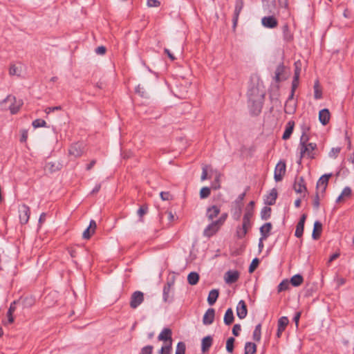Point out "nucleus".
<instances>
[{
  "label": "nucleus",
  "instance_id": "nucleus-1",
  "mask_svg": "<svg viewBox=\"0 0 354 354\" xmlns=\"http://www.w3.org/2000/svg\"><path fill=\"white\" fill-rule=\"evenodd\" d=\"M250 111L252 114L258 115L261 113L265 96V92L259 87H252L248 91Z\"/></svg>",
  "mask_w": 354,
  "mask_h": 354
},
{
  "label": "nucleus",
  "instance_id": "nucleus-2",
  "mask_svg": "<svg viewBox=\"0 0 354 354\" xmlns=\"http://www.w3.org/2000/svg\"><path fill=\"white\" fill-rule=\"evenodd\" d=\"M308 137L306 134V133L304 132L300 138L301 158L306 156L310 158H313L315 157L314 151L315 150V149L317 147V145L315 143H313V142L308 143Z\"/></svg>",
  "mask_w": 354,
  "mask_h": 354
},
{
  "label": "nucleus",
  "instance_id": "nucleus-3",
  "mask_svg": "<svg viewBox=\"0 0 354 354\" xmlns=\"http://www.w3.org/2000/svg\"><path fill=\"white\" fill-rule=\"evenodd\" d=\"M6 102H10L9 110L12 114L17 113L23 105V101L21 100H17L15 96L11 95H8L7 97L2 101V104Z\"/></svg>",
  "mask_w": 354,
  "mask_h": 354
},
{
  "label": "nucleus",
  "instance_id": "nucleus-4",
  "mask_svg": "<svg viewBox=\"0 0 354 354\" xmlns=\"http://www.w3.org/2000/svg\"><path fill=\"white\" fill-rule=\"evenodd\" d=\"M144 301V294L142 292L137 290L135 291L130 299V307L133 309L136 308L140 306Z\"/></svg>",
  "mask_w": 354,
  "mask_h": 354
},
{
  "label": "nucleus",
  "instance_id": "nucleus-5",
  "mask_svg": "<svg viewBox=\"0 0 354 354\" xmlns=\"http://www.w3.org/2000/svg\"><path fill=\"white\" fill-rule=\"evenodd\" d=\"M221 227V225L217 221H212L205 228L203 235L207 237H211L219 230Z\"/></svg>",
  "mask_w": 354,
  "mask_h": 354
},
{
  "label": "nucleus",
  "instance_id": "nucleus-6",
  "mask_svg": "<svg viewBox=\"0 0 354 354\" xmlns=\"http://www.w3.org/2000/svg\"><path fill=\"white\" fill-rule=\"evenodd\" d=\"M332 174H324L319 178L317 183V192L324 194Z\"/></svg>",
  "mask_w": 354,
  "mask_h": 354
},
{
  "label": "nucleus",
  "instance_id": "nucleus-7",
  "mask_svg": "<svg viewBox=\"0 0 354 354\" xmlns=\"http://www.w3.org/2000/svg\"><path fill=\"white\" fill-rule=\"evenodd\" d=\"M243 0H236V4H235V8H234V15H233V18H232V22H233L232 28H233L234 30H235V29L236 28V26L238 24V20H239V15H240L241 10H243Z\"/></svg>",
  "mask_w": 354,
  "mask_h": 354
},
{
  "label": "nucleus",
  "instance_id": "nucleus-8",
  "mask_svg": "<svg viewBox=\"0 0 354 354\" xmlns=\"http://www.w3.org/2000/svg\"><path fill=\"white\" fill-rule=\"evenodd\" d=\"M286 174V164L284 162H279L274 169V178L277 182H279L282 180L283 176Z\"/></svg>",
  "mask_w": 354,
  "mask_h": 354
},
{
  "label": "nucleus",
  "instance_id": "nucleus-9",
  "mask_svg": "<svg viewBox=\"0 0 354 354\" xmlns=\"http://www.w3.org/2000/svg\"><path fill=\"white\" fill-rule=\"evenodd\" d=\"M84 149V146L83 143L77 142L72 145L68 150V153L70 156H73L75 158L80 157Z\"/></svg>",
  "mask_w": 354,
  "mask_h": 354
},
{
  "label": "nucleus",
  "instance_id": "nucleus-10",
  "mask_svg": "<svg viewBox=\"0 0 354 354\" xmlns=\"http://www.w3.org/2000/svg\"><path fill=\"white\" fill-rule=\"evenodd\" d=\"M19 220L21 224H26L28 223L30 218V208L26 205H22L19 209Z\"/></svg>",
  "mask_w": 354,
  "mask_h": 354
},
{
  "label": "nucleus",
  "instance_id": "nucleus-11",
  "mask_svg": "<svg viewBox=\"0 0 354 354\" xmlns=\"http://www.w3.org/2000/svg\"><path fill=\"white\" fill-rule=\"evenodd\" d=\"M174 282L168 281L167 284L164 286L163 288V300L165 302H170L172 301L173 294H172V287L174 286Z\"/></svg>",
  "mask_w": 354,
  "mask_h": 354
},
{
  "label": "nucleus",
  "instance_id": "nucleus-12",
  "mask_svg": "<svg viewBox=\"0 0 354 354\" xmlns=\"http://www.w3.org/2000/svg\"><path fill=\"white\" fill-rule=\"evenodd\" d=\"M296 109L297 102L294 100L293 96L290 95L285 104V113L290 115L293 114L296 111Z\"/></svg>",
  "mask_w": 354,
  "mask_h": 354
},
{
  "label": "nucleus",
  "instance_id": "nucleus-13",
  "mask_svg": "<svg viewBox=\"0 0 354 354\" xmlns=\"http://www.w3.org/2000/svg\"><path fill=\"white\" fill-rule=\"evenodd\" d=\"M293 188L297 193L302 194L306 192L307 189L303 177L297 176L295 178Z\"/></svg>",
  "mask_w": 354,
  "mask_h": 354
},
{
  "label": "nucleus",
  "instance_id": "nucleus-14",
  "mask_svg": "<svg viewBox=\"0 0 354 354\" xmlns=\"http://www.w3.org/2000/svg\"><path fill=\"white\" fill-rule=\"evenodd\" d=\"M262 25L268 28H274L277 26L278 21L273 16L264 17L261 19Z\"/></svg>",
  "mask_w": 354,
  "mask_h": 354
},
{
  "label": "nucleus",
  "instance_id": "nucleus-15",
  "mask_svg": "<svg viewBox=\"0 0 354 354\" xmlns=\"http://www.w3.org/2000/svg\"><path fill=\"white\" fill-rule=\"evenodd\" d=\"M239 278V272L236 270L227 271L224 277L225 281L227 283H235Z\"/></svg>",
  "mask_w": 354,
  "mask_h": 354
},
{
  "label": "nucleus",
  "instance_id": "nucleus-16",
  "mask_svg": "<svg viewBox=\"0 0 354 354\" xmlns=\"http://www.w3.org/2000/svg\"><path fill=\"white\" fill-rule=\"evenodd\" d=\"M248 314V309L245 302L243 300H241L236 307V315L239 319H244Z\"/></svg>",
  "mask_w": 354,
  "mask_h": 354
},
{
  "label": "nucleus",
  "instance_id": "nucleus-17",
  "mask_svg": "<svg viewBox=\"0 0 354 354\" xmlns=\"http://www.w3.org/2000/svg\"><path fill=\"white\" fill-rule=\"evenodd\" d=\"M97 228V224L94 220H91L89 226L84 231L82 236L85 239H89L95 233Z\"/></svg>",
  "mask_w": 354,
  "mask_h": 354
},
{
  "label": "nucleus",
  "instance_id": "nucleus-18",
  "mask_svg": "<svg viewBox=\"0 0 354 354\" xmlns=\"http://www.w3.org/2000/svg\"><path fill=\"white\" fill-rule=\"evenodd\" d=\"M215 316V310L214 308H209L205 313L203 322L205 325H210L213 323Z\"/></svg>",
  "mask_w": 354,
  "mask_h": 354
},
{
  "label": "nucleus",
  "instance_id": "nucleus-19",
  "mask_svg": "<svg viewBox=\"0 0 354 354\" xmlns=\"http://www.w3.org/2000/svg\"><path fill=\"white\" fill-rule=\"evenodd\" d=\"M330 114L328 109H324L319 113V120L323 125H326L330 120Z\"/></svg>",
  "mask_w": 354,
  "mask_h": 354
},
{
  "label": "nucleus",
  "instance_id": "nucleus-20",
  "mask_svg": "<svg viewBox=\"0 0 354 354\" xmlns=\"http://www.w3.org/2000/svg\"><path fill=\"white\" fill-rule=\"evenodd\" d=\"M220 213V208L216 205H212L207 208L206 216L209 221L218 216Z\"/></svg>",
  "mask_w": 354,
  "mask_h": 354
},
{
  "label": "nucleus",
  "instance_id": "nucleus-21",
  "mask_svg": "<svg viewBox=\"0 0 354 354\" xmlns=\"http://www.w3.org/2000/svg\"><path fill=\"white\" fill-rule=\"evenodd\" d=\"M171 330L167 328H164L162 332L159 334L158 339L160 341H169V342H172L171 339Z\"/></svg>",
  "mask_w": 354,
  "mask_h": 354
},
{
  "label": "nucleus",
  "instance_id": "nucleus-22",
  "mask_svg": "<svg viewBox=\"0 0 354 354\" xmlns=\"http://www.w3.org/2000/svg\"><path fill=\"white\" fill-rule=\"evenodd\" d=\"M306 218V215L303 214L300 218L299 223L297 225L296 230H295V236L297 237H301L303 234L304 223Z\"/></svg>",
  "mask_w": 354,
  "mask_h": 354
},
{
  "label": "nucleus",
  "instance_id": "nucleus-23",
  "mask_svg": "<svg viewBox=\"0 0 354 354\" xmlns=\"http://www.w3.org/2000/svg\"><path fill=\"white\" fill-rule=\"evenodd\" d=\"M288 319L286 317H281L278 321V330L277 337L281 336V333L285 330L286 327L288 324Z\"/></svg>",
  "mask_w": 354,
  "mask_h": 354
},
{
  "label": "nucleus",
  "instance_id": "nucleus-24",
  "mask_svg": "<svg viewBox=\"0 0 354 354\" xmlns=\"http://www.w3.org/2000/svg\"><path fill=\"white\" fill-rule=\"evenodd\" d=\"M277 197V191L275 189H272L268 195L266 196L265 199V203L269 205H274L275 203Z\"/></svg>",
  "mask_w": 354,
  "mask_h": 354
},
{
  "label": "nucleus",
  "instance_id": "nucleus-25",
  "mask_svg": "<svg viewBox=\"0 0 354 354\" xmlns=\"http://www.w3.org/2000/svg\"><path fill=\"white\" fill-rule=\"evenodd\" d=\"M322 231V224L319 221H315L312 234L313 239L315 240L318 239L321 235Z\"/></svg>",
  "mask_w": 354,
  "mask_h": 354
},
{
  "label": "nucleus",
  "instance_id": "nucleus-26",
  "mask_svg": "<svg viewBox=\"0 0 354 354\" xmlns=\"http://www.w3.org/2000/svg\"><path fill=\"white\" fill-rule=\"evenodd\" d=\"M272 230V224L270 223H266L260 227L261 238L267 239L270 232Z\"/></svg>",
  "mask_w": 354,
  "mask_h": 354
},
{
  "label": "nucleus",
  "instance_id": "nucleus-27",
  "mask_svg": "<svg viewBox=\"0 0 354 354\" xmlns=\"http://www.w3.org/2000/svg\"><path fill=\"white\" fill-rule=\"evenodd\" d=\"M212 344V337L206 336L202 339L201 350L203 353L207 352Z\"/></svg>",
  "mask_w": 354,
  "mask_h": 354
},
{
  "label": "nucleus",
  "instance_id": "nucleus-28",
  "mask_svg": "<svg viewBox=\"0 0 354 354\" xmlns=\"http://www.w3.org/2000/svg\"><path fill=\"white\" fill-rule=\"evenodd\" d=\"M219 295V292L216 289L212 290L208 295L207 301L209 305H213L216 301Z\"/></svg>",
  "mask_w": 354,
  "mask_h": 354
},
{
  "label": "nucleus",
  "instance_id": "nucleus-29",
  "mask_svg": "<svg viewBox=\"0 0 354 354\" xmlns=\"http://www.w3.org/2000/svg\"><path fill=\"white\" fill-rule=\"evenodd\" d=\"M234 317L232 308H228L224 315V323L229 326L234 322Z\"/></svg>",
  "mask_w": 354,
  "mask_h": 354
},
{
  "label": "nucleus",
  "instance_id": "nucleus-30",
  "mask_svg": "<svg viewBox=\"0 0 354 354\" xmlns=\"http://www.w3.org/2000/svg\"><path fill=\"white\" fill-rule=\"evenodd\" d=\"M294 126H295V122L293 121L288 122L286 129V130L283 134V136H282V138L283 140H287L290 137V136L292 133V131H293Z\"/></svg>",
  "mask_w": 354,
  "mask_h": 354
},
{
  "label": "nucleus",
  "instance_id": "nucleus-31",
  "mask_svg": "<svg viewBox=\"0 0 354 354\" xmlns=\"http://www.w3.org/2000/svg\"><path fill=\"white\" fill-rule=\"evenodd\" d=\"M250 229V228H249L243 225H241V226H238L236 227V236L239 239H243L247 234L248 231Z\"/></svg>",
  "mask_w": 354,
  "mask_h": 354
},
{
  "label": "nucleus",
  "instance_id": "nucleus-32",
  "mask_svg": "<svg viewBox=\"0 0 354 354\" xmlns=\"http://www.w3.org/2000/svg\"><path fill=\"white\" fill-rule=\"evenodd\" d=\"M304 281L303 277L301 274H295L292 276L290 280V283L295 286H299Z\"/></svg>",
  "mask_w": 354,
  "mask_h": 354
},
{
  "label": "nucleus",
  "instance_id": "nucleus-33",
  "mask_svg": "<svg viewBox=\"0 0 354 354\" xmlns=\"http://www.w3.org/2000/svg\"><path fill=\"white\" fill-rule=\"evenodd\" d=\"M257 345L252 342H247L245 345V354H255Z\"/></svg>",
  "mask_w": 354,
  "mask_h": 354
},
{
  "label": "nucleus",
  "instance_id": "nucleus-34",
  "mask_svg": "<svg viewBox=\"0 0 354 354\" xmlns=\"http://www.w3.org/2000/svg\"><path fill=\"white\" fill-rule=\"evenodd\" d=\"M199 280V275L195 272H190L187 276V281L190 285H196Z\"/></svg>",
  "mask_w": 354,
  "mask_h": 354
},
{
  "label": "nucleus",
  "instance_id": "nucleus-35",
  "mask_svg": "<svg viewBox=\"0 0 354 354\" xmlns=\"http://www.w3.org/2000/svg\"><path fill=\"white\" fill-rule=\"evenodd\" d=\"M314 97L317 100L321 99L322 97V91L318 81H316L314 84Z\"/></svg>",
  "mask_w": 354,
  "mask_h": 354
},
{
  "label": "nucleus",
  "instance_id": "nucleus-36",
  "mask_svg": "<svg viewBox=\"0 0 354 354\" xmlns=\"http://www.w3.org/2000/svg\"><path fill=\"white\" fill-rule=\"evenodd\" d=\"M261 325L259 324L256 326L255 329L253 332V339L257 342H259L261 337Z\"/></svg>",
  "mask_w": 354,
  "mask_h": 354
},
{
  "label": "nucleus",
  "instance_id": "nucleus-37",
  "mask_svg": "<svg viewBox=\"0 0 354 354\" xmlns=\"http://www.w3.org/2000/svg\"><path fill=\"white\" fill-rule=\"evenodd\" d=\"M21 73V68L17 66L15 64H11L9 68V75L10 76L17 75L19 76Z\"/></svg>",
  "mask_w": 354,
  "mask_h": 354
},
{
  "label": "nucleus",
  "instance_id": "nucleus-38",
  "mask_svg": "<svg viewBox=\"0 0 354 354\" xmlns=\"http://www.w3.org/2000/svg\"><path fill=\"white\" fill-rule=\"evenodd\" d=\"M241 209H242V207L241 205H234V208L232 209L233 211V217L235 220H239L241 217Z\"/></svg>",
  "mask_w": 354,
  "mask_h": 354
},
{
  "label": "nucleus",
  "instance_id": "nucleus-39",
  "mask_svg": "<svg viewBox=\"0 0 354 354\" xmlns=\"http://www.w3.org/2000/svg\"><path fill=\"white\" fill-rule=\"evenodd\" d=\"M211 194V189L208 187H203L200 190V198L201 199L206 198L209 196Z\"/></svg>",
  "mask_w": 354,
  "mask_h": 354
},
{
  "label": "nucleus",
  "instance_id": "nucleus-40",
  "mask_svg": "<svg viewBox=\"0 0 354 354\" xmlns=\"http://www.w3.org/2000/svg\"><path fill=\"white\" fill-rule=\"evenodd\" d=\"M290 282L287 279L282 281L278 286V291L282 292L289 288Z\"/></svg>",
  "mask_w": 354,
  "mask_h": 354
},
{
  "label": "nucleus",
  "instance_id": "nucleus-41",
  "mask_svg": "<svg viewBox=\"0 0 354 354\" xmlns=\"http://www.w3.org/2000/svg\"><path fill=\"white\" fill-rule=\"evenodd\" d=\"M185 344L183 342L178 343L175 354H185Z\"/></svg>",
  "mask_w": 354,
  "mask_h": 354
},
{
  "label": "nucleus",
  "instance_id": "nucleus-42",
  "mask_svg": "<svg viewBox=\"0 0 354 354\" xmlns=\"http://www.w3.org/2000/svg\"><path fill=\"white\" fill-rule=\"evenodd\" d=\"M261 218L264 220H267L271 214V208L268 207H265L261 210Z\"/></svg>",
  "mask_w": 354,
  "mask_h": 354
},
{
  "label": "nucleus",
  "instance_id": "nucleus-43",
  "mask_svg": "<svg viewBox=\"0 0 354 354\" xmlns=\"http://www.w3.org/2000/svg\"><path fill=\"white\" fill-rule=\"evenodd\" d=\"M234 338L230 337L227 339L226 342V350L229 353H232L234 350Z\"/></svg>",
  "mask_w": 354,
  "mask_h": 354
},
{
  "label": "nucleus",
  "instance_id": "nucleus-44",
  "mask_svg": "<svg viewBox=\"0 0 354 354\" xmlns=\"http://www.w3.org/2000/svg\"><path fill=\"white\" fill-rule=\"evenodd\" d=\"M32 124L34 128L44 127L46 126V122L44 120L37 119L32 122Z\"/></svg>",
  "mask_w": 354,
  "mask_h": 354
},
{
  "label": "nucleus",
  "instance_id": "nucleus-45",
  "mask_svg": "<svg viewBox=\"0 0 354 354\" xmlns=\"http://www.w3.org/2000/svg\"><path fill=\"white\" fill-rule=\"evenodd\" d=\"M295 69L294 77H295L296 80H299L300 72H301V62L299 61L296 62L295 63Z\"/></svg>",
  "mask_w": 354,
  "mask_h": 354
},
{
  "label": "nucleus",
  "instance_id": "nucleus-46",
  "mask_svg": "<svg viewBox=\"0 0 354 354\" xmlns=\"http://www.w3.org/2000/svg\"><path fill=\"white\" fill-rule=\"evenodd\" d=\"M259 263V259L257 258L254 259L250 265L249 270H248L249 272L252 273L257 268Z\"/></svg>",
  "mask_w": 354,
  "mask_h": 354
},
{
  "label": "nucleus",
  "instance_id": "nucleus-47",
  "mask_svg": "<svg viewBox=\"0 0 354 354\" xmlns=\"http://www.w3.org/2000/svg\"><path fill=\"white\" fill-rule=\"evenodd\" d=\"M341 149L339 147L333 148L329 152V156L333 158H337L340 152Z\"/></svg>",
  "mask_w": 354,
  "mask_h": 354
},
{
  "label": "nucleus",
  "instance_id": "nucleus-48",
  "mask_svg": "<svg viewBox=\"0 0 354 354\" xmlns=\"http://www.w3.org/2000/svg\"><path fill=\"white\" fill-rule=\"evenodd\" d=\"M160 195L162 201H169L172 199L171 194L168 192H162Z\"/></svg>",
  "mask_w": 354,
  "mask_h": 354
},
{
  "label": "nucleus",
  "instance_id": "nucleus-49",
  "mask_svg": "<svg viewBox=\"0 0 354 354\" xmlns=\"http://www.w3.org/2000/svg\"><path fill=\"white\" fill-rule=\"evenodd\" d=\"M171 349V343L169 342L167 346H162L160 350V354H170Z\"/></svg>",
  "mask_w": 354,
  "mask_h": 354
},
{
  "label": "nucleus",
  "instance_id": "nucleus-50",
  "mask_svg": "<svg viewBox=\"0 0 354 354\" xmlns=\"http://www.w3.org/2000/svg\"><path fill=\"white\" fill-rule=\"evenodd\" d=\"M153 346H147L143 347L141 349L140 354H152Z\"/></svg>",
  "mask_w": 354,
  "mask_h": 354
},
{
  "label": "nucleus",
  "instance_id": "nucleus-51",
  "mask_svg": "<svg viewBox=\"0 0 354 354\" xmlns=\"http://www.w3.org/2000/svg\"><path fill=\"white\" fill-rule=\"evenodd\" d=\"M147 4L150 8H156L160 6V2L158 0H147Z\"/></svg>",
  "mask_w": 354,
  "mask_h": 354
},
{
  "label": "nucleus",
  "instance_id": "nucleus-52",
  "mask_svg": "<svg viewBox=\"0 0 354 354\" xmlns=\"http://www.w3.org/2000/svg\"><path fill=\"white\" fill-rule=\"evenodd\" d=\"M208 167H209L208 165H204L203 167L202 175H201V179L202 181L205 180L206 179L208 178V176H207V169H208Z\"/></svg>",
  "mask_w": 354,
  "mask_h": 354
},
{
  "label": "nucleus",
  "instance_id": "nucleus-53",
  "mask_svg": "<svg viewBox=\"0 0 354 354\" xmlns=\"http://www.w3.org/2000/svg\"><path fill=\"white\" fill-rule=\"evenodd\" d=\"M147 209H148V208L147 206H142L138 210V214L140 217L141 221H142V217L147 213Z\"/></svg>",
  "mask_w": 354,
  "mask_h": 354
},
{
  "label": "nucleus",
  "instance_id": "nucleus-54",
  "mask_svg": "<svg viewBox=\"0 0 354 354\" xmlns=\"http://www.w3.org/2000/svg\"><path fill=\"white\" fill-rule=\"evenodd\" d=\"M24 302L26 307H30L34 304L35 300L32 297H26L24 299Z\"/></svg>",
  "mask_w": 354,
  "mask_h": 354
},
{
  "label": "nucleus",
  "instance_id": "nucleus-55",
  "mask_svg": "<svg viewBox=\"0 0 354 354\" xmlns=\"http://www.w3.org/2000/svg\"><path fill=\"white\" fill-rule=\"evenodd\" d=\"M319 194H321L320 192H317L316 193V196L313 200V207L317 209L319 207Z\"/></svg>",
  "mask_w": 354,
  "mask_h": 354
},
{
  "label": "nucleus",
  "instance_id": "nucleus-56",
  "mask_svg": "<svg viewBox=\"0 0 354 354\" xmlns=\"http://www.w3.org/2000/svg\"><path fill=\"white\" fill-rule=\"evenodd\" d=\"M241 326L240 324H235L234 326H233V328H232V333L234 336H239V332L241 331Z\"/></svg>",
  "mask_w": 354,
  "mask_h": 354
},
{
  "label": "nucleus",
  "instance_id": "nucleus-57",
  "mask_svg": "<svg viewBox=\"0 0 354 354\" xmlns=\"http://www.w3.org/2000/svg\"><path fill=\"white\" fill-rule=\"evenodd\" d=\"M277 3L279 6L281 8L288 9V0H277Z\"/></svg>",
  "mask_w": 354,
  "mask_h": 354
},
{
  "label": "nucleus",
  "instance_id": "nucleus-58",
  "mask_svg": "<svg viewBox=\"0 0 354 354\" xmlns=\"http://www.w3.org/2000/svg\"><path fill=\"white\" fill-rule=\"evenodd\" d=\"M245 196V193H243L239 196L237 199L234 201V205H241L242 206V201L244 199V197Z\"/></svg>",
  "mask_w": 354,
  "mask_h": 354
},
{
  "label": "nucleus",
  "instance_id": "nucleus-59",
  "mask_svg": "<svg viewBox=\"0 0 354 354\" xmlns=\"http://www.w3.org/2000/svg\"><path fill=\"white\" fill-rule=\"evenodd\" d=\"M227 218V214L223 213L221 214V216L219 217V218L216 221L222 226L224 224L225 221H226Z\"/></svg>",
  "mask_w": 354,
  "mask_h": 354
},
{
  "label": "nucleus",
  "instance_id": "nucleus-60",
  "mask_svg": "<svg viewBox=\"0 0 354 354\" xmlns=\"http://www.w3.org/2000/svg\"><path fill=\"white\" fill-rule=\"evenodd\" d=\"M283 67L282 66H279L277 67L275 72V77L277 81L280 80V75L283 72Z\"/></svg>",
  "mask_w": 354,
  "mask_h": 354
},
{
  "label": "nucleus",
  "instance_id": "nucleus-61",
  "mask_svg": "<svg viewBox=\"0 0 354 354\" xmlns=\"http://www.w3.org/2000/svg\"><path fill=\"white\" fill-rule=\"evenodd\" d=\"M62 107L60 106H53V107H48L46 109L45 112L46 114H49L50 113L55 111H59L61 110Z\"/></svg>",
  "mask_w": 354,
  "mask_h": 354
},
{
  "label": "nucleus",
  "instance_id": "nucleus-62",
  "mask_svg": "<svg viewBox=\"0 0 354 354\" xmlns=\"http://www.w3.org/2000/svg\"><path fill=\"white\" fill-rule=\"evenodd\" d=\"M219 177H220V175L218 174L216 178H215V180L212 185V188L214 189H218L220 188V182H219Z\"/></svg>",
  "mask_w": 354,
  "mask_h": 354
},
{
  "label": "nucleus",
  "instance_id": "nucleus-63",
  "mask_svg": "<svg viewBox=\"0 0 354 354\" xmlns=\"http://www.w3.org/2000/svg\"><path fill=\"white\" fill-rule=\"evenodd\" d=\"M341 194L342 195L343 197H348L351 194V189L349 187H346L343 189Z\"/></svg>",
  "mask_w": 354,
  "mask_h": 354
},
{
  "label": "nucleus",
  "instance_id": "nucleus-64",
  "mask_svg": "<svg viewBox=\"0 0 354 354\" xmlns=\"http://www.w3.org/2000/svg\"><path fill=\"white\" fill-rule=\"evenodd\" d=\"M95 53L98 55H104L106 53V48L103 46H98L95 49Z\"/></svg>",
  "mask_w": 354,
  "mask_h": 354
}]
</instances>
